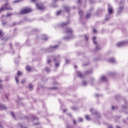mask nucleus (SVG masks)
I'll use <instances>...</instances> for the list:
<instances>
[{
  "instance_id": "obj_34",
  "label": "nucleus",
  "mask_w": 128,
  "mask_h": 128,
  "mask_svg": "<svg viewBox=\"0 0 128 128\" xmlns=\"http://www.w3.org/2000/svg\"><path fill=\"white\" fill-rule=\"evenodd\" d=\"M12 15V13H8V14H7V15L6 16L7 18H8V16H10Z\"/></svg>"
},
{
  "instance_id": "obj_3",
  "label": "nucleus",
  "mask_w": 128,
  "mask_h": 128,
  "mask_svg": "<svg viewBox=\"0 0 128 128\" xmlns=\"http://www.w3.org/2000/svg\"><path fill=\"white\" fill-rule=\"evenodd\" d=\"M92 40H93L94 44L96 45V50H100V44H98L96 42V36H94L92 38Z\"/></svg>"
},
{
  "instance_id": "obj_57",
  "label": "nucleus",
  "mask_w": 128,
  "mask_h": 128,
  "mask_svg": "<svg viewBox=\"0 0 128 128\" xmlns=\"http://www.w3.org/2000/svg\"><path fill=\"white\" fill-rule=\"evenodd\" d=\"M72 110H74V108H72Z\"/></svg>"
},
{
  "instance_id": "obj_2",
  "label": "nucleus",
  "mask_w": 128,
  "mask_h": 128,
  "mask_svg": "<svg viewBox=\"0 0 128 128\" xmlns=\"http://www.w3.org/2000/svg\"><path fill=\"white\" fill-rule=\"evenodd\" d=\"M32 11V10L30 8H25L21 10L20 12V14H28V12H30Z\"/></svg>"
},
{
  "instance_id": "obj_17",
  "label": "nucleus",
  "mask_w": 128,
  "mask_h": 128,
  "mask_svg": "<svg viewBox=\"0 0 128 128\" xmlns=\"http://www.w3.org/2000/svg\"><path fill=\"white\" fill-rule=\"evenodd\" d=\"M68 24V22H63V23H62L60 24V26H66V24Z\"/></svg>"
},
{
  "instance_id": "obj_32",
  "label": "nucleus",
  "mask_w": 128,
  "mask_h": 128,
  "mask_svg": "<svg viewBox=\"0 0 128 128\" xmlns=\"http://www.w3.org/2000/svg\"><path fill=\"white\" fill-rule=\"evenodd\" d=\"M10 114L14 118V112H10Z\"/></svg>"
},
{
  "instance_id": "obj_30",
  "label": "nucleus",
  "mask_w": 128,
  "mask_h": 128,
  "mask_svg": "<svg viewBox=\"0 0 128 128\" xmlns=\"http://www.w3.org/2000/svg\"><path fill=\"white\" fill-rule=\"evenodd\" d=\"M65 62L66 64H68V62H70V60H68V59H66Z\"/></svg>"
},
{
  "instance_id": "obj_10",
  "label": "nucleus",
  "mask_w": 128,
  "mask_h": 128,
  "mask_svg": "<svg viewBox=\"0 0 128 128\" xmlns=\"http://www.w3.org/2000/svg\"><path fill=\"white\" fill-rule=\"evenodd\" d=\"M109 62H111L112 64H114V62H116V60L114 58H110L108 60Z\"/></svg>"
},
{
  "instance_id": "obj_42",
  "label": "nucleus",
  "mask_w": 128,
  "mask_h": 128,
  "mask_svg": "<svg viewBox=\"0 0 128 128\" xmlns=\"http://www.w3.org/2000/svg\"><path fill=\"white\" fill-rule=\"evenodd\" d=\"M108 128H112V125H109L108 126Z\"/></svg>"
},
{
  "instance_id": "obj_53",
  "label": "nucleus",
  "mask_w": 128,
  "mask_h": 128,
  "mask_svg": "<svg viewBox=\"0 0 128 128\" xmlns=\"http://www.w3.org/2000/svg\"><path fill=\"white\" fill-rule=\"evenodd\" d=\"M116 128H120V126H116Z\"/></svg>"
},
{
  "instance_id": "obj_15",
  "label": "nucleus",
  "mask_w": 128,
  "mask_h": 128,
  "mask_svg": "<svg viewBox=\"0 0 128 128\" xmlns=\"http://www.w3.org/2000/svg\"><path fill=\"white\" fill-rule=\"evenodd\" d=\"M26 70H28V72H30V70H32V68L30 66H26Z\"/></svg>"
},
{
  "instance_id": "obj_40",
  "label": "nucleus",
  "mask_w": 128,
  "mask_h": 128,
  "mask_svg": "<svg viewBox=\"0 0 128 128\" xmlns=\"http://www.w3.org/2000/svg\"><path fill=\"white\" fill-rule=\"evenodd\" d=\"M47 62L48 64H50V59H48Z\"/></svg>"
},
{
  "instance_id": "obj_11",
  "label": "nucleus",
  "mask_w": 128,
  "mask_h": 128,
  "mask_svg": "<svg viewBox=\"0 0 128 128\" xmlns=\"http://www.w3.org/2000/svg\"><path fill=\"white\" fill-rule=\"evenodd\" d=\"M0 110H6V106H4V105L0 104Z\"/></svg>"
},
{
  "instance_id": "obj_37",
  "label": "nucleus",
  "mask_w": 128,
  "mask_h": 128,
  "mask_svg": "<svg viewBox=\"0 0 128 128\" xmlns=\"http://www.w3.org/2000/svg\"><path fill=\"white\" fill-rule=\"evenodd\" d=\"M2 30H0V36H2Z\"/></svg>"
},
{
  "instance_id": "obj_29",
  "label": "nucleus",
  "mask_w": 128,
  "mask_h": 128,
  "mask_svg": "<svg viewBox=\"0 0 128 128\" xmlns=\"http://www.w3.org/2000/svg\"><path fill=\"white\" fill-rule=\"evenodd\" d=\"M82 84L83 86H86V81H84L82 82Z\"/></svg>"
},
{
  "instance_id": "obj_22",
  "label": "nucleus",
  "mask_w": 128,
  "mask_h": 128,
  "mask_svg": "<svg viewBox=\"0 0 128 128\" xmlns=\"http://www.w3.org/2000/svg\"><path fill=\"white\" fill-rule=\"evenodd\" d=\"M78 14H80V16H82V14H84V12L82 10H79Z\"/></svg>"
},
{
  "instance_id": "obj_47",
  "label": "nucleus",
  "mask_w": 128,
  "mask_h": 128,
  "mask_svg": "<svg viewBox=\"0 0 128 128\" xmlns=\"http://www.w3.org/2000/svg\"><path fill=\"white\" fill-rule=\"evenodd\" d=\"M81 0H78V4H80V2Z\"/></svg>"
},
{
  "instance_id": "obj_16",
  "label": "nucleus",
  "mask_w": 128,
  "mask_h": 128,
  "mask_svg": "<svg viewBox=\"0 0 128 128\" xmlns=\"http://www.w3.org/2000/svg\"><path fill=\"white\" fill-rule=\"evenodd\" d=\"M123 8H124L123 6H121V7H120V8H118V14H120V12H122V10Z\"/></svg>"
},
{
  "instance_id": "obj_4",
  "label": "nucleus",
  "mask_w": 128,
  "mask_h": 128,
  "mask_svg": "<svg viewBox=\"0 0 128 128\" xmlns=\"http://www.w3.org/2000/svg\"><path fill=\"white\" fill-rule=\"evenodd\" d=\"M128 44V41H123V42H119L117 43L116 46L118 48H120V46H126V44Z\"/></svg>"
},
{
  "instance_id": "obj_49",
  "label": "nucleus",
  "mask_w": 128,
  "mask_h": 128,
  "mask_svg": "<svg viewBox=\"0 0 128 128\" xmlns=\"http://www.w3.org/2000/svg\"><path fill=\"white\" fill-rule=\"evenodd\" d=\"M94 10V8H91L90 9V10Z\"/></svg>"
},
{
  "instance_id": "obj_13",
  "label": "nucleus",
  "mask_w": 128,
  "mask_h": 128,
  "mask_svg": "<svg viewBox=\"0 0 128 128\" xmlns=\"http://www.w3.org/2000/svg\"><path fill=\"white\" fill-rule=\"evenodd\" d=\"M42 38L44 40H48V36L44 34L42 35Z\"/></svg>"
},
{
  "instance_id": "obj_33",
  "label": "nucleus",
  "mask_w": 128,
  "mask_h": 128,
  "mask_svg": "<svg viewBox=\"0 0 128 128\" xmlns=\"http://www.w3.org/2000/svg\"><path fill=\"white\" fill-rule=\"evenodd\" d=\"M20 2V0H16L14 2V4H16V2Z\"/></svg>"
},
{
  "instance_id": "obj_58",
  "label": "nucleus",
  "mask_w": 128,
  "mask_h": 128,
  "mask_svg": "<svg viewBox=\"0 0 128 128\" xmlns=\"http://www.w3.org/2000/svg\"><path fill=\"white\" fill-rule=\"evenodd\" d=\"M87 74H90V72H87Z\"/></svg>"
},
{
  "instance_id": "obj_7",
  "label": "nucleus",
  "mask_w": 128,
  "mask_h": 128,
  "mask_svg": "<svg viewBox=\"0 0 128 128\" xmlns=\"http://www.w3.org/2000/svg\"><path fill=\"white\" fill-rule=\"evenodd\" d=\"M57 47H58V45L50 46L48 49V52H53V50H56V48Z\"/></svg>"
},
{
  "instance_id": "obj_1",
  "label": "nucleus",
  "mask_w": 128,
  "mask_h": 128,
  "mask_svg": "<svg viewBox=\"0 0 128 128\" xmlns=\"http://www.w3.org/2000/svg\"><path fill=\"white\" fill-rule=\"evenodd\" d=\"M12 10V8L10 7L8 4H6L4 6H2L0 8V12H2V10Z\"/></svg>"
},
{
  "instance_id": "obj_19",
  "label": "nucleus",
  "mask_w": 128,
  "mask_h": 128,
  "mask_svg": "<svg viewBox=\"0 0 128 128\" xmlns=\"http://www.w3.org/2000/svg\"><path fill=\"white\" fill-rule=\"evenodd\" d=\"M90 16V12H88L86 15V18H88Z\"/></svg>"
},
{
  "instance_id": "obj_8",
  "label": "nucleus",
  "mask_w": 128,
  "mask_h": 128,
  "mask_svg": "<svg viewBox=\"0 0 128 128\" xmlns=\"http://www.w3.org/2000/svg\"><path fill=\"white\" fill-rule=\"evenodd\" d=\"M66 34H72V30L70 28H67L66 31Z\"/></svg>"
},
{
  "instance_id": "obj_38",
  "label": "nucleus",
  "mask_w": 128,
  "mask_h": 128,
  "mask_svg": "<svg viewBox=\"0 0 128 128\" xmlns=\"http://www.w3.org/2000/svg\"><path fill=\"white\" fill-rule=\"evenodd\" d=\"M93 32L94 33V34H96V29H94L93 30Z\"/></svg>"
},
{
  "instance_id": "obj_55",
  "label": "nucleus",
  "mask_w": 128,
  "mask_h": 128,
  "mask_svg": "<svg viewBox=\"0 0 128 128\" xmlns=\"http://www.w3.org/2000/svg\"><path fill=\"white\" fill-rule=\"evenodd\" d=\"M0 88H2V86L0 84Z\"/></svg>"
},
{
  "instance_id": "obj_23",
  "label": "nucleus",
  "mask_w": 128,
  "mask_h": 128,
  "mask_svg": "<svg viewBox=\"0 0 128 128\" xmlns=\"http://www.w3.org/2000/svg\"><path fill=\"white\" fill-rule=\"evenodd\" d=\"M108 18H110V14H108L107 16H106L105 20H108Z\"/></svg>"
},
{
  "instance_id": "obj_27",
  "label": "nucleus",
  "mask_w": 128,
  "mask_h": 128,
  "mask_svg": "<svg viewBox=\"0 0 128 128\" xmlns=\"http://www.w3.org/2000/svg\"><path fill=\"white\" fill-rule=\"evenodd\" d=\"M58 58H60V55H58L56 58H54V60L56 62V60H58Z\"/></svg>"
},
{
  "instance_id": "obj_56",
  "label": "nucleus",
  "mask_w": 128,
  "mask_h": 128,
  "mask_svg": "<svg viewBox=\"0 0 128 128\" xmlns=\"http://www.w3.org/2000/svg\"><path fill=\"white\" fill-rule=\"evenodd\" d=\"M56 88H52V90H54Z\"/></svg>"
},
{
  "instance_id": "obj_20",
  "label": "nucleus",
  "mask_w": 128,
  "mask_h": 128,
  "mask_svg": "<svg viewBox=\"0 0 128 128\" xmlns=\"http://www.w3.org/2000/svg\"><path fill=\"white\" fill-rule=\"evenodd\" d=\"M62 12V10H58L56 12V16H60V13Z\"/></svg>"
},
{
  "instance_id": "obj_61",
  "label": "nucleus",
  "mask_w": 128,
  "mask_h": 128,
  "mask_svg": "<svg viewBox=\"0 0 128 128\" xmlns=\"http://www.w3.org/2000/svg\"><path fill=\"white\" fill-rule=\"evenodd\" d=\"M6 98H8V97H6Z\"/></svg>"
},
{
  "instance_id": "obj_35",
  "label": "nucleus",
  "mask_w": 128,
  "mask_h": 128,
  "mask_svg": "<svg viewBox=\"0 0 128 128\" xmlns=\"http://www.w3.org/2000/svg\"><path fill=\"white\" fill-rule=\"evenodd\" d=\"M46 72H50V68H46Z\"/></svg>"
},
{
  "instance_id": "obj_9",
  "label": "nucleus",
  "mask_w": 128,
  "mask_h": 128,
  "mask_svg": "<svg viewBox=\"0 0 128 128\" xmlns=\"http://www.w3.org/2000/svg\"><path fill=\"white\" fill-rule=\"evenodd\" d=\"M77 76H79V78H84V75H82V73L80 71L77 72Z\"/></svg>"
},
{
  "instance_id": "obj_41",
  "label": "nucleus",
  "mask_w": 128,
  "mask_h": 128,
  "mask_svg": "<svg viewBox=\"0 0 128 128\" xmlns=\"http://www.w3.org/2000/svg\"><path fill=\"white\" fill-rule=\"evenodd\" d=\"M25 82V80H22V81H21V84H24Z\"/></svg>"
},
{
  "instance_id": "obj_59",
  "label": "nucleus",
  "mask_w": 128,
  "mask_h": 128,
  "mask_svg": "<svg viewBox=\"0 0 128 128\" xmlns=\"http://www.w3.org/2000/svg\"><path fill=\"white\" fill-rule=\"evenodd\" d=\"M69 116H71L70 114H69Z\"/></svg>"
},
{
  "instance_id": "obj_14",
  "label": "nucleus",
  "mask_w": 128,
  "mask_h": 128,
  "mask_svg": "<svg viewBox=\"0 0 128 128\" xmlns=\"http://www.w3.org/2000/svg\"><path fill=\"white\" fill-rule=\"evenodd\" d=\"M100 80H102V82H106V76H102L100 78Z\"/></svg>"
},
{
  "instance_id": "obj_60",
  "label": "nucleus",
  "mask_w": 128,
  "mask_h": 128,
  "mask_svg": "<svg viewBox=\"0 0 128 128\" xmlns=\"http://www.w3.org/2000/svg\"><path fill=\"white\" fill-rule=\"evenodd\" d=\"M2 82V80H0V82Z\"/></svg>"
},
{
  "instance_id": "obj_48",
  "label": "nucleus",
  "mask_w": 128,
  "mask_h": 128,
  "mask_svg": "<svg viewBox=\"0 0 128 128\" xmlns=\"http://www.w3.org/2000/svg\"><path fill=\"white\" fill-rule=\"evenodd\" d=\"M2 24H6V23H4V22L2 21Z\"/></svg>"
},
{
  "instance_id": "obj_6",
  "label": "nucleus",
  "mask_w": 128,
  "mask_h": 128,
  "mask_svg": "<svg viewBox=\"0 0 128 128\" xmlns=\"http://www.w3.org/2000/svg\"><path fill=\"white\" fill-rule=\"evenodd\" d=\"M108 12L109 14H112L114 12V10L112 9V6H110V4H108Z\"/></svg>"
},
{
  "instance_id": "obj_39",
  "label": "nucleus",
  "mask_w": 128,
  "mask_h": 128,
  "mask_svg": "<svg viewBox=\"0 0 128 128\" xmlns=\"http://www.w3.org/2000/svg\"><path fill=\"white\" fill-rule=\"evenodd\" d=\"M79 120H80V122H82V118H79Z\"/></svg>"
},
{
  "instance_id": "obj_36",
  "label": "nucleus",
  "mask_w": 128,
  "mask_h": 128,
  "mask_svg": "<svg viewBox=\"0 0 128 128\" xmlns=\"http://www.w3.org/2000/svg\"><path fill=\"white\" fill-rule=\"evenodd\" d=\"M84 38H85V40H88V36H86V35L84 36Z\"/></svg>"
},
{
  "instance_id": "obj_31",
  "label": "nucleus",
  "mask_w": 128,
  "mask_h": 128,
  "mask_svg": "<svg viewBox=\"0 0 128 128\" xmlns=\"http://www.w3.org/2000/svg\"><path fill=\"white\" fill-rule=\"evenodd\" d=\"M18 76H22V72H20V71L18 72Z\"/></svg>"
},
{
  "instance_id": "obj_46",
  "label": "nucleus",
  "mask_w": 128,
  "mask_h": 128,
  "mask_svg": "<svg viewBox=\"0 0 128 128\" xmlns=\"http://www.w3.org/2000/svg\"><path fill=\"white\" fill-rule=\"evenodd\" d=\"M73 122H74V124H76V120H73Z\"/></svg>"
},
{
  "instance_id": "obj_25",
  "label": "nucleus",
  "mask_w": 128,
  "mask_h": 128,
  "mask_svg": "<svg viewBox=\"0 0 128 128\" xmlns=\"http://www.w3.org/2000/svg\"><path fill=\"white\" fill-rule=\"evenodd\" d=\"M64 38L66 40H70V38H72V37H65Z\"/></svg>"
},
{
  "instance_id": "obj_52",
  "label": "nucleus",
  "mask_w": 128,
  "mask_h": 128,
  "mask_svg": "<svg viewBox=\"0 0 128 128\" xmlns=\"http://www.w3.org/2000/svg\"><path fill=\"white\" fill-rule=\"evenodd\" d=\"M112 110H114V107L112 106Z\"/></svg>"
},
{
  "instance_id": "obj_26",
  "label": "nucleus",
  "mask_w": 128,
  "mask_h": 128,
  "mask_svg": "<svg viewBox=\"0 0 128 128\" xmlns=\"http://www.w3.org/2000/svg\"><path fill=\"white\" fill-rule=\"evenodd\" d=\"M60 66V64L59 63H56V61L55 62V66H56V68H58V66Z\"/></svg>"
},
{
  "instance_id": "obj_18",
  "label": "nucleus",
  "mask_w": 128,
  "mask_h": 128,
  "mask_svg": "<svg viewBox=\"0 0 128 128\" xmlns=\"http://www.w3.org/2000/svg\"><path fill=\"white\" fill-rule=\"evenodd\" d=\"M85 118L86 120H90V116H88V115H86L85 116Z\"/></svg>"
},
{
  "instance_id": "obj_43",
  "label": "nucleus",
  "mask_w": 128,
  "mask_h": 128,
  "mask_svg": "<svg viewBox=\"0 0 128 128\" xmlns=\"http://www.w3.org/2000/svg\"><path fill=\"white\" fill-rule=\"evenodd\" d=\"M33 120H38L36 117H32Z\"/></svg>"
},
{
  "instance_id": "obj_28",
  "label": "nucleus",
  "mask_w": 128,
  "mask_h": 128,
  "mask_svg": "<svg viewBox=\"0 0 128 128\" xmlns=\"http://www.w3.org/2000/svg\"><path fill=\"white\" fill-rule=\"evenodd\" d=\"M28 88L31 90V88H32V84H30L28 86Z\"/></svg>"
},
{
  "instance_id": "obj_24",
  "label": "nucleus",
  "mask_w": 128,
  "mask_h": 128,
  "mask_svg": "<svg viewBox=\"0 0 128 128\" xmlns=\"http://www.w3.org/2000/svg\"><path fill=\"white\" fill-rule=\"evenodd\" d=\"M15 80L16 82V84H18V77H15Z\"/></svg>"
},
{
  "instance_id": "obj_5",
  "label": "nucleus",
  "mask_w": 128,
  "mask_h": 128,
  "mask_svg": "<svg viewBox=\"0 0 128 128\" xmlns=\"http://www.w3.org/2000/svg\"><path fill=\"white\" fill-rule=\"evenodd\" d=\"M90 112H92L94 116H100V113L98 112L96 110L92 108H90Z\"/></svg>"
},
{
  "instance_id": "obj_51",
  "label": "nucleus",
  "mask_w": 128,
  "mask_h": 128,
  "mask_svg": "<svg viewBox=\"0 0 128 128\" xmlns=\"http://www.w3.org/2000/svg\"><path fill=\"white\" fill-rule=\"evenodd\" d=\"M36 0H32V2H36Z\"/></svg>"
},
{
  "instance_id": "obj_54",
  "label": "nucleus",
  "mask_w": 128,
  "mask_h": 128,
  "mask_svg": "<svg viewBox=\"0 0 128 128\" xmlns=\"http://www.w3.org/2000/svg\"><path fill=\"white\" fill-rule=\"evenodd\" d=\"M35 126L36 125V124H38V123H37V124H34Z\"/></svg>"
},
{
  "instance_id": "obj_45",
  "label": "nucleus",
  "mask_w": 128,
  "mask_h": 128,
  "mask_svg": "<svg viewBox=\"0 0 128 128\" xmlns=\"http://www.w3.org/2000/svg\"><path fill=\"white\" fill-rule=\"evenodd\" d=\"M95 96H96V98H98V94H96L95 95Z\"/></svg>"
},
{
  "instance_id": "obj_21",
  "label": "nucleus",
  "mask_w": 128,
  "mask_h": 128,
  "mask_svg": "<svg viewBox=\"0 0 128 128\" xmlns=\"http://www.w3.org/2000/svg\"><path fill=\"white\" fill-rule=\"evenodd\" d=\"M64 10H66L67 12H68L70 10V8L68 6H65L64 7Z\"/></svg>"
},
{
  "instance_id": "obj_44",
  "label": "nucleus",
  "mask_w": 128,
  "mask_h": 128,
  "mask_svg": "<svg viewBox=\"0 0 128 128\" xmlns=\"http://www.w3.org/2000/svg\"><path fill=\"white\" fill-rule=\"evenodd\" d=\"M62 110H63L64 112H66V109H63Z\"/></svg>"
},
{
  "instance_id": "obj_12",
  "label": "nucleus",
  "mask_w": 128,
  "mask_h": 128,
  "mask_svg": "<svg viewBox=\"0 0 128 128\" xmlns=\"http://www.w3.org/2000/svg\"><path fill=\"white\" fill-rule=\"evenodd\" d=\"M36 6L38 10H43L44 9V7H42V6H40V4H36Z\"/></svg>"
},
{
  "instance_id": "obj_50",
  "label": "nucleus",
  "mask_w": 128,
  "mask_h": 128,
  "mask_svg": "<svg viewBox=\"0 0 128 128\" xmlns=\"http://www.w3.org/2000/svg\"><path fill=\"white\" fill-rule=\"evenodd\" d=\"M74 67L75 68H78L76 66H74Z\"/></svg>"
}]
</instances>
